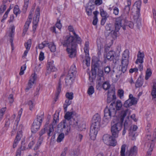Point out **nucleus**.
Returning <instances> with one entry per match:
<instances>
[{"mask_svg": "<svg viewBox=\"0 0 156 156\" xmlns=\"http://www.w3.org/2000/svg\"><path fill=\"white\" fill-rule=\"evenodd\" d=\"M141 4V1H138L135 2L134 5V6L136 8L137 10V11H136V14L137 15L140 14Z\"/></svg>", "mask_w": 156, "mask_h": 156, "instance_id": "nucleus-28", "label": "nucleus"}, {"mask_svg": "<svg viewBox=\"0 0 156 156\" xmlns=\"http://www.w3.org/2000/svg\"><path fill=\"white\" fill-rule=\"evenodd\" d=\"M101 16L103 18L107 17V13L103 9H101L100 10Z\"/></svg>", "mask_w": 156, "mask_h": 156, "instance_id": "nucleus-56", "label": "nucleus"}, {"mask_svg": "<svg viewBox=\"0 0 156 156\" xmlns=\"http://www.w3.org/2000/svg\"><path fill=\"white\" fill-rule=\"evenodd\" d=\"M127 5H125L124 10L126 13H128L130 9V7L131 3V1L127 0Z\"/></svg>", "mask_w": 156, "mask_h": 156, "instance_id": "nucleus-32", "label": "nucleus"}, {"mask_svg": "<svg viewBox=\"0 0 156 156\" xmlns=\"http://www.w3.org/2000/svg\"><path fill=\"white\" fill-rule=\"evenodd\" d=\"M128 113L129 115H130V111L128 109H127L125 110L122 111L121 112L120 121H119L123 123L124 119L125 117L126 116L127 114Z\"/></svg>", "mask_w": 156, "mask_h": 156, "instance_id": "nucleus-24", "label": "nucleus"}, {"mask_svg": "<svg viewBox=\"0 0 156 156\" xmlns=\"http://www.w3.org/2000/svg\"><path fill=\"white\" fill-rule=\"evenodd\" d=\"M140 52V54L138 55V58L136 61L135 63L137 64L138 62L142 63L143 62V59L144 57V54L143 53Z\"/></svg>", "mask_w": 156, "mask_h": 156, "instance_id": "nucleus-25", "label": "nucleus"}, {"mask_svg": "<svg viewBox=\"0 0 156 156\" xmlns=\"http://www.w3.org/2000/svg\"><path fill=\"white\" fill-rule=\"evenodd\" d=\"M126 26L129 27L132 29L133 27L134 23L131 21H128L126 24Z\"/></svg>", "mask_w": 156, "mask_h": 156, "instance_id": "nucleus-59", "label": "nucleus"}, {"mask_svg": "<svg viewBox=\"0 0 156 156\" xmlns=\"http://www.w3.org/2000/svg\"><path fill=\"white\" fill-rule=\"evenodd\" d=\"M15 27L13 26L12 25L11 26L10 29H11V31L10 32L9 34V36L10 37V40L9 41L11 44V46L12 47V49L13 50V37L14 36V32H15Z\"/></svg>", "mask_w": 156, "mask_h": 156, "instance_id": "nucleus-14", "label": "nucleus"}, {"mask_svg": "<svg viewBox=\"0 0 156 156\" xmlns=\"http://www.w3.org/2000/svg\"><path fill=\"white\" fill-rule=\"evenodd\" d=\"M100 127H98L93 125H91L90 131V136L91 139L94 140L96 138L98 131L99 130Z\"/></svg>", "mask_w": 156, "mask_h": 156, "instance_id": "nucleus-9", "label": "nucleus"}, {"mask_svg": "<svg viewBox=\"0 0 156 156\" xmlns=\"http://www.w3.org/2000/svg\"><path fill=\"white\" fill-rule=\"evenodd\" d=\"M53 121L51 125H50L49 126L51 127H55L57 122L58 121V115L55 114L53 117Z\"/></svg>", "mask_w": 156, "mask_h": 156, "instance_id": "nucleus-30", "label": "nucleus"}, {"mask_svg": "<svg viewBox=\"0 0 156 156\" xmlns=\"http://www.w3.org/2000/svg\"><path fill=\"white\" fill-rule=\"evenodd\" d=\"M44 116V114L40 115L37 116V117L34 120L31 128V131L32 133H35L38 131L42 122Z\"/></svg>", "mask_w": 156, "mask_h": 156, "instance_id": "nucleus-4", "label": "nucleus"}, {"mask_svg": "<svg viewBox=\"0 0 156 156\" xmlns=\"http://www.w3.org/2000/svg\"><path fill=\"white\" fill-rule=\"evenodd\" d=\"M115 137L108 134H105L103 136V140L105 144L107 145L115 146L116 145L117 141Z\"/></svg>", "mask_w": 156, "mask_h": 156, "instance_id": "nucleus-7", "label": "nucleus"}, {"mask_svg": "<svg viewBox=\"0 0 156 156\" xmlns=\"http://www.w3.org/2000/svg\"><path fill=\"white\" fill-rule=\"evenodd\" d=\"M70 100H71L68 99L65 101V104L64 105L65 112L67 111L68 106L71 104L72 101H70Z\"/></svg>", "mask_w": 156, "mask_h": 156, "instance_id": "nucleus-34", "label": "nucleus"}, {"mask_svg": "<svg viewBox=\"0 0 156 156\" xmlns=\"http://www.w3.org/2000/svg\"><path fill=\"white\" fill-rule=\"evenodd\" d=\"M69 71L74 73H77L76 68L75 65H73L70 67Z\"/></svg>", "mask_w": 156, "mask_h": 156, "instance_id": "nucleus-57", "label": "nucleus"}, {"mask_svg": "<svg viewBox=\"0 0 156 156\" xmlns=\"http://www.w3.org/2000/svg\"><path fill=\"white\" fill-rule=\"evenodd\" d=\"M77 73H74V72H71V71H69L68 73V77L69 78H75L77 76Z\"/></svg>", "mask_w": 156, "mask_h": 156, "instance_id": "nucleus-38", "label": "nucleus"}, {"mask_svg": "<svg viewBox=\"0 0 156 156\" xmlns=\"http://www.w3.org/2000/svg\"><path fill=\"white\" fill-rule=\"evenodd\" d=\"M139 17L140 14L139 15H136V16H134V24L138 29L140 28L141 25V20Z\"/></svg>", "mask_w": 156, "mask_h": 156, "instance_id": "nucleus-22", "label": "nucleus"}, {"mask_svg": "<svg viewBox=\"0 0 156 156\" xmlns=\"http://www.w3.org/2000/svg\"><path fill=\"white\" fill-rule=\"evenodd\" d=\"M118 94L120 98L123 96L124 91L123 90L119 89L118 90Z\"/></svg>", "mask_w": 156, "mask_h": 156, "instance_id": "nucleus-55", "label": "nucleus"}, {"mask_svg": "<svg viewBox=\"0 0 156 156\" xmlns=\"http://www.w3.org/2000/svg\"><path fill=\"white\" fill-rule=\"evenodd\" d=\"M35 15L36 16L33 19V24H38L39 21L40 15V9L39 8H37L36 10Z\"/></svg>", "mask_w": 156, "mask_h": 156, "instance_id": "nucleus-19", "label": "nucleus"}, {"mask_svg": "<svg viewBox=\"0 0 156 156\" xmlns=\"http://www.w3.org/2000/svg\"><path fill=\"white\" fill-rule=\"evenodd\" d=\"M122 123H123L120 121L112 122L111 131L113 137L115 138L118 137L119 132L122 127Z\"/></svg>", "mask_w": 156, "mask_h": 156, "instance_id": "nucleus-3", "label": "nucleus"}, {"mask_svg": "<svg viewBox=\"0 0 156 156\" xmlns=\"http://www.w3.org/2000/svg\"><path fill=\"white\" fill-rule=\"evenodd\" d=\"M73 79H66L65 82L66 85L70 86L73 84Z\"/></svg>", "mask_w": 156, "mask_h": 156, "instance_id": "nucleus-45", "label": "nucleus"}, {"mask_svg": "<svg viewBox=\"0 0 156 156\" xmlns=\"http://www.w3.org/2000/svg\"><path fill=\"white\" fill-rule=\"evenodd\" d=\"M21 132L22 131L20 130L19 133H17V135L14 140L13 145V148H15L16 147L18 142L20 141L21 138Z\"/></svg>", "mask_w": 156, "mask_h": 156, "instance_id": "nucleus-18", "label": "nucleus"}, {"mask_svg": "<svg viewBox=\"0 0 156 156\" xmlns=\"http://www.w3.org/2000/svg\"><path fill=\"white\" fill-rule=\"evenodd\" d=\"M66 122L65 120H63L62 122H61L58 125L57 128L58 129L61 128L60 129L62 132L64 129L66 128Z\"/></svg>", "mask_w": 156, "mask_h": 156, "instance_id": "nucleus-29", "label": "nucleus"}, {"mask_svg": "<svg viewBox=\"0 0 156 156\" xmlns=\"http://www.w3.org/2000/svg\"><path fill=\"white\" fill-rule=\"evenodd\" d=\"M26 68V66H25V64L24 66H23L21 67L20 72L19 73L20 75H22L24 74V71L25 70Z\"/></svg>", "mask_w": 156, "mask_h": 156, "instance_id": "nucleus-58", "label": "nucleus"}, {"mask_svg": "<svg viewBox=\"0 0 156 156\" xmlns=\"http://www.w3.org/2000/svg\"><path fill=\"white\" fill-rule=\"evenodd\" d=\"M115 89V87L111 88L108 90L107 95L113 97V99H116Z\"/></svg>", "mask_w": 156, "mask_h": 156, "instance_id": "nucleus-27", "label": "nucleus"}, {"mask_svg": "<svg viewBox=\"0 0 156 156\" xmlns=\"http://www.w3.org/2000/svg\"><path fill=\"white\" fill-rule=\"evenodd\" d=\"M61 43L63 46L67 47L66 50L69 57L71 58L75 57L76 55L77 43L73 36H66L64 41Z\"/></svg>", "mask_w": 156, "mask_h": 156, "instance_id": "nucleus-1", "label": "nucleus"}, {"mask_svg": "<svg viewBox=\"0 0 156 156\" xmlns=\"http://www.w3.org/2000/svg\"><path fill=\"white\" fill-rule=\"evenodd\" d=\"M118 32V31H116V30H115V31H113L112 30L111 32H110L111 35L113 39H115L117 38L118 35L117 33Z\"/></svg>", "mask_w": 156, "mask_h": 156, "instance_id": "nucleus-44", "label": "nucleus"}, {"mask_svg": "<svg viewBox=\"0 0 156 156\" xmlns=\"http://www.w3.org/2000/svg\"><path fill=\"white\" fill-rule=\"evenodd\" d=\"M129 58V52L128 50H126L124 51L122 57L121 65H128Z\"/></svg>", "mask_w": 156, "mask_h": 156, "instance_id": "nucleus-10", "label": "nucleus"}, {"mask_svg": "<svg viewBox=\"0 0 156 156\" xmlns=\"http://www.w3.org/2000/svg\"><path fill=\"white\" fill-rule=\"evenodd\" d=\"M73 115V112H67L64 116L65 119L68 121H70L71 119L73 118H72V115Z\"/></svg>", "mask_w": 156, "mask_h": 156, "instance_id": "nucleus-31", "label": "nucleus"}, {"mask_svg": "<svg viewBox=\"0 0 156 156\" xmlns=\"http://www.w3.org/2000/svg\"><path fill=\"white\" fill-rule=\"evenodd\" d=\"M36 79H30L28 83L27 86L26 88V92L28 91L34 85L36 84L35 81Z\"/></svg>", "mask_w": 156, "mask_h": 156, "instance_id": "nucleus-20", "label": "nucleus"}, {"mask_svg": "<svg viewBox=\"0 0 156 156\" xmlns=\"http://www.w3.org/2000/svg\"><path fill=\"white\" fill-rule=\"evenodd\" d=\"M89 45V42L88 41L85 42L84 47V51L86 55H87L88 53Z\"/></svg>", "mask_w": 156, "mask_h": 156, "instance_id": "nucleus-43", "label": "nucleus"}, {"mask_svg": "<svg viewBox=\"0 0 156 156\" xmlns=\"http://www.w3.org/2000/svg\"><path fill=\"white\" fill-rule=\"evenodd\" d=\"M62 88V84L61 83V80L60 79L59 80L58 85L57 87L56 91L55 93V101L56 102L58 98L59 94L61 91Z\"/></svg>", "mask_w": 156, "mask_h": 156, "instance_id": "nucleus-17", "label": "nucleus"}, {"mask_svg": "<svg viewBox=\"0 0 156 156\" xmlns=\"http://www.w3.org/2000/svg\"><path fill=\"white\" fill-rule=\"evenodd\" d=\"M138 127L136 125L133 126L132 129L130 128L129 129V136H131L133 137L132 138V140H135V133L136 131V130L137 129Z\"/></svg>", "mask_w": 156, "mask_h": 156, "instance_id": "nucleus-21", "label": "nucleus"}, {"mask_svg": "<svg viewBox=\"0 0 156 156\" xmlns=\"http://www.w3.org/2000/svg\"><path fill=\"white\" fill-rule=\"evenodd\" d=\"M13 12L15 14L16 16L18 14H20V11L19 9V7L18 5H16L13 9Z\"/></svg>", "mask_w": 156, "mask_h": 156, "instance_id": "nucleus-41", "label": "nucleus"}, {"mask_svg": "<svg viewBox=\"0 0 156 156\" xmlns=\"http://www.w3.org/2000/svg\"><path fill=\"white\" fill-rule=\"evenodd\" d=\"M44 53L41 51L39 56V60L40 61H42L44 60Z\"/></svg>", "mask_w": 156, "mask_h": 156, "instance_id": "nucleus-61", "label": "nucleus"}, {"mask_svg": "<svg viewBox=\"0 0 156 156\" xmlns=\"http://www.w3.org/2000/svg\"><path fill=\"white\" fill-rule=\"evenodd\" d=\"M102 87L105 90H107L110 88V85L108 81H106L103 83Z\"/></svg>", "mask_w": 156, "mask_h": 156, "instance_id": "nucleus-37", "label": "nucleus"}, {"mask_svg": "<svg viewBox=\"0 0 156 156\" xmlns=\"http://www.w3.org/2000/svg\"><path fill=\"white\" fill-rule=\"evenodd\" d=\"M151 94L152 96V99L156 98V79L153 83Z\"/></svg>", "mask_w": 156, "mask_h": 156, "instance_id": "nucleus-26", "label": "nucleus"}, {"mask_svg": "<svg viewBox=\"0 0 156 156\" xmlns=\"http://www.w3.org/2000/svg\"><path fill=\"white\" fill-rule=\"evenodd\" d=\"M68 29L69 31L72 32L73 33L74 37H73L77 43L78 44L80 43L81 42V40L80 38L76 34L74 31L73 27L71 25L69 26L68 27Z\"/></svg>", "mask_w": 156, "mask_h": 156, "instance_id": "nucleus-13", "label": "nucleus"}, {"mask_svg": "<svg viewBox=\"0 0 156 156\" xmlns=\"http://www.w3.org/2000/svg\"><path fill=\"white\" fill-rule=\"evenodd\" d=\"M55 26L58 29L60 30L62 27V25L60 23V20L59 18L57 19V21L55 24Z\"/></svg>", "mask_w": 156, "mask_h": 156, "instance_id": "nucleus-51", "label": "nucleus"}, {"mask_svg": "<svg viewBox=\"0 0 156 156\" xmlns=\"http://www.w3.org/2000/svg\"><path fill=\"white\" fill-rule=\"evenodd\" d=\"M119 12V9L116 7H115L113 8V13L115 15H118Z\"/></svg>", "mask_w": 156, "mask_h": 156, "instance_id": "nucleus-63", "label": "nucleus"}, {"mask_svg": "<svg viewBox=\"0 0 156 156\" xmlns=\"http://www.w3.org/2000/svg\"><path fill=\"white\" fill-rule=\"evenodd\" d=\"M122 105L121 101L118 100L116 103L115 101L112 102L109 106V108L107 106L104 110V116L107 117L106 119H110L112 117L115 116L116 110H120L121 109Z\"/></svg>", "mask_w": 156, "mask_h": 156, "instance_id": "nucleus-2", "label": "nucleus"}, {"mask_svg": "<svg viewBox=\"0 0 156 156\" xmlns=\"http://www.w3.org/2000/svg\"><path fill=\"white\" fill-rule=\"evenodd\" d=\"M69 124L70 126L76 128H80V125H79L78 121L77 119H75L73 118L69 122Z\"/></svg>", "mask_w": 156, "mask_h": 156, "instance_id": "nucleus-16", "label": "nucleus"}, {"mask_svg": "<svg viewBox=\"0 0 156 156\" xmlns=\"http://www.w3.org/2000/svg\"><path fill=\"white\" fill-rule=\"evenodd\" d=\"M57 70L56 68L55 67L53 64V61L48 62L47 66V73L49 74L51 72H54Z\"/></svg>", "mask_w": 156, "mask_h": 156, "instance_id": "nucleus-12", "label": "nucleus"}, {"mask_svg": "<svg viewBox=\"0 0 156 156\" xmlns=\"http://www.w3.org/2000/svg\"><path fill=\"white\" fill-rule=\"evenodd\" d=\"M66 97L69 100H72L73 98V94L72 92H67L66 94Z\"/></svg>", "mask_w": 156, "mask_h": 156, "instance_id": "nucleus-42", "label": "nucleus"}, {"mask_svg": "<svg viewBox=\"0 0 156 156\" xmlns=\"http://www.w3.org/2000/svg\"><path fill=\"white\" fill-rule=\"evenodd\" d=\"M122 17H119L116 18L115 24V30L118 31L120 28L122 27Z\"/></svg>", "mask_w": 156, "mask_h": 156, "instance_id": "nucleus-15", "label": "nucleus"}, {"mask_svg": "<svg viewBox=\"0 0 156 156\" xmlns=\"http://www.w3.org/2000/svg\"><path fill=\"white\" fill-rule=\"evenodd\" d=\"M54 131V129L53 127L49 126L48 132L47 134L49 136H50L53 134V133Z\"/></svg>", "mask_w": 156, "mask_h": 156, "instance_id": "nucleus-49", "label": "nucleus"}, {"mask_svg": "<svg viewBox=\"0 0 156 156\" xmlns=\"http://www.w3.org/2000/svg\"><path fill=\"white\" fill-rule=\"evenodd\" d=\"M151 138V135H147L146 139L149 140V141L146 143V144H148L147 147H149L147 152L148 156H150L151 155V152L153 150V148L154 147L155 144L154 140L152 139L150 140Z\"/></svg>", "mask_w": 156, "mask_h": 156, "instance_id": "nucleus-8", "label": "nucleus"}, {"mask_svg": "<svg viewBox=\"0 0 156 156\" xmlns=\"http://www.w3.org/2000/svg\"><path fill=\"white\" fill-rule=\"evenodd\" d=\"M111 69L109 66H107L105 67L104 71L105 73L107 74H108L110 71Z\"/></svg>", "mask_w": 156, "mask_h": 156, "instance_id": "nucleus-64", "label": "nucleus"}, {"mask_svg": "<svg viewBox=\"0 0 156 156\" xmlns=\"http://www.w3.org/2000/svg\"><path fill=\"white\" fill-rule=\"evenodd\" d=\"M48 47L51 52H55V51L56 50V46L53 42H50L49 44H48Z\"/></svg>", "mask_w": 156, "mask_h": 156, "instance_id": "nucleus-33", "label": "nucleus"}, {"mask_svg": "<svg viewBox=\"0 0 156 156\" xmlns=\"http://www.w3.org/2000/svg\"><path fill=\"white\" fill-rule=\"evenodd\" d=\"M31 44V40H29L27 42L25 43V46L26 50H29Z\"/></svg>", "mask_w": 156, "mask_h": 156, "instance_id": "nucleus-46", "label": "nucleus"}, {"mask_svg": "<svg viewBox=\"0 0 156 156\" xmlns=\"http://www.w3.org/2000/svg\"><path fill=\"white\" fill-rule=\"evenodd\" d=\"M128 100H129L130 105L132 106V105L136 104L137 103V101L135 100V98H133L131 99H128Z\"/></svg>", "mask_w": 156, "mask_h": 156, "instance_id": "nucleus-54", "label": "nucleus"}, {"mask_svg": "<svg viewBox=\"0 0 156 156\" xmlns=\"http://www.w3.org/2000/svg\"><path fill=\"white\" fill-rule=\"evenodd\" d=\"M122 65V68H121V70L124 73H125L126 70L128 66V65Z\"/></svg>", "mask_w": 156, "mask_h": 156, "instance_id": "nucleus-60", "label": "nucleus"}, {"mask_svg": "<svg viewBox=\"0 0 156 156\" xmlns=\"http://www.w3.org/2000/svg\"><path fill=\"white\" fill-rule=\"evenodd\" d=\"M143 84V82L141 80V79H137L136 83V87H139L142 86Z\"/></svg>", "mask_w": 156, "mask_h": 156, "instance_id": "nucleus-48", "label": "nucleus"}, {"mask_svg": "<svg viewBox=\"0 0 156 156\" xmlns=\"http://www.w3.org/2000/svg\"><path fill=\"white\" fill-rule=\"evenodd\" d=\"M31 22V20L27 21L24 26V28L23 30V33H26L27 31L30 23Z\"/></svg>", "mask_w": 156, "mask_h": 156, "instance_id": "nucleus-35", "label": "nucleus"}, {"mask_svg": "<svg viewBox=\"0 0 156 156\" xmlns=\"http://www.w3.org/2000/svg\"><path fill=\"white\" fill-rule=\"evenodd\" d=\"M152 72L150 69L148 68L147 69L146 72V75L145 78H149L151 76Z\"/></svg>", "mask_w": 156, "mask_h": 156, "instance_id": "nucleus-47", "label": "nucleus"}, {"mask_svg": "<svg viewBox=\"0 0 156 156\" xmlns=\"http://www.w3.org/2000/svg\"><path fill=\"white\" fill-rule=\"evenodd\" d=\"M102 62L97 58L92 59L91 62V72L92 76L96 77V72L101 69L102 66Z\"/></svg>", "mask_w": 156, "mask_h": 156, "instance_id": "nucleus-5", "label": "nucleus"}, {"mask_svg": "<svg viewBox=\"0 0 156 156\" xmlns=\"http://www.w3.org/2000/svg\"><path fill=\"white\" fill-rule=\"evenodd\" d=\"M116 53L113 51H110L107 54L106 58L109 60L112 61L115 59Z\"/></svg>", "mask_w": 156, "mask_h": 156, "instance_id": "nucleus-23", "label": "nucleus"}, {"mask_svg": "<svg viewBox=\"0 0 156 156\" xmlns=\"http://www.w3.org/2000/svg\"><path fill=\"white\" fill-rule=\"evenodd\" d=\"M125 144L122 145L121 148L120 154L121 156H135L137 151V147L134 146L132 147L129 151H127L125 154V149L126 147Z\"/></svg>", "mask_w": 156, "mask_h": 156, "instance_id": "nucleus-6", "label": "nucleus"}, {"mask_svg": "<svg viewBox=\"0 0 156 156\" xmlns=\"http://www.w3.org/2000/svg\"><path fill=\"white\" fill-rule=\"evenodd\" d=\"M101 121V118L100 115L98 114H96L93 117L91 125L100 127Z\"/></svg>", "mask_w": 156, "mask_h": 156, "instance_id": "nucleus-11", "label": "nucleus"}, {"mask_svg": "<svg viewBox=\"0 0 156 156\" xmlns=\"http://www.w3.org/2000/svg\"><path fill=\"white\" fill-rule=\"evenodd\" d=\"M129 101V100H127L125 102L123 105V106L124 107L127 108L131 106V105H130V103Z\"/></svg>", "mask_w": 156, "mask_h": 156, "instance_id": "nucleus-62", "label": "nucleus"}, {"mask_svg": "<svg viewBox=\"0 0 156 156\" xmlns=\"http://www.w3.org/2000/svg\"><path fill=\"white\" fill-rule=\"evenodd\" d=\"M94 87L91 86L88 88L87 93L89 95H92L94 93Z\"/></svg>", "mask_w": 156, "mask_h": 156, "instance_id": "nucleus-39", "label": "nucleus"}, {"mask_svg": "<svg viewBox=\"0 0 156 156\" xmlns=\"http://www.w3.org/2000/svg\"><path fill=\"white\" fill-rule=\"evenodd\" d=\"M64 138V133H61L58 135L57 140V141L58 143H60L63 140Z\"/></svg>", "mask_w": 156, "mask_h": 156, "instance_id": "nucleus-40", "label": "nucleus"}, {"mask_svg": "<svg viewBox=\"0 0 156 156\" xmlns=\"http://www.w3.org/2000/svg\"><path fill=\"white\" fill-rule=\"evenodd\" d=\"M105 29L107 30L112 31L113 30V25L111 23L107 24L105 26Z\"/></svg>", "mask_w": 156, "mask_h": 156, "instance_id": "nucleus-53", "label": "nucleus"}, {"mask_svg": "<svg viewBox=\"0 0 156 156\" xmlns=\"http://www.w3.org/2000/svg\"><path fill=\"white\" fill-rule=\"evenodd\" d=\"M99 77H103L104 78V73L103 70L100 69L99 70H98L96 72V75Z\"/></svg>", "mask_w": 156, "mask_h": 156, "instance_id": "nucleus-36", "label": "nucleus"}, {"mask_svg": "<svg viewBox=\"0 0 156 156\" xmlns=\"http://www.w3.org/2000/svg\"><path fill=\"white\" fill-rule=\"evenodd\" d=\"M27 104L29 106L30 110L31 111H32L34 106V104L33 102L31 101H29L28 102Z\"/></svg>", "mask_w": 156, "mask_h": 156, "instance_id": "nucleus-52", "label": "nucleus"}, {"mask_svg": "<svg viewBox=\"0 0 156 156\" xmlns=\"http://www.w3.org/2000/svg\"><path fill=\"white\" fill-rule=\"evenodd\" d=\"M115 99H113V97L107 95V101L108 104L110 103L112 101V102L113 101H115Z\"/></svg>", "mask_w": 156, "mask_h": 156, "instance_id": "nucleus-50", "label": "nucleus"}]
</instances>
